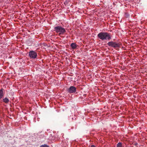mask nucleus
Wrapping results in <instances>:
<instances>
[{
  "label": "nucleus",
  "instance_id": "1",
  "mask_svg": "<svg viewBox=\"0 0 147 147\" xmlns=\"http://www.w3.org/2000/svg\"><path fill=\"white\" fill-rule=\"evenodd\" d=\"M97 36L99 39L102 40H109L112 38L111 34L107 32H100L98 34Z\"/></svg>",
  "mask_w": 147,
  "mask_h": 147
},
{
  "label": "nucleus",
  "instance_id": "6",
  "mask_svg": "<svg viewBox=\"0 0 147 147\" xmlns=\"http://www.w3.org/2000/svg\"><path fill=\"white\" fill-rule=\"evenodd\" d=\"M3 90V89L2 88L0 90V100H1L4 96Z\"/></svg>",
  "mask_w": 147,
  "mask_h": 147
},
{
  "label": "nucleus",
  "instance_id": "4",
  "mask_svg": "<svg viewBox=\"0 0 147 147\" xmlns=\"http://www.w3.org/2000/svg\"><path fill=\"white\" fill-rule=\"evenodd\" d=\"M29 56L31 58L35 59L37 56L36 53L34 51H31L28 53Z\"/></svg>",
  "mask_w": 147,
  "mask_h": 147
},
{
  "label": "nucleus",
  "instance_id": "11",
  "mask_svg": "<svg viewBox=\"0 0 147 147\" xmlns=\"http://www.w3.org/2000/svg\"><path fill=\"white\" fill-rule=\"evenodd\" d=\"M91 147H96L94 145H91Z\"/></svg>",
  "mask_w": 147,
  "mask_h": 147
},
{
  "label": "nucleus",
  "instance_id": "9",
  "mask_svg": "<svg viewBox=\"0 0 147 147\" xmlns=\"http://www.w3.org/2000/svg\"><path fill=\"white\" fill-rule=\"evenodd\" d=\"M117 147H122V143L119 142L117 144Z\"/></svg>",
  "mask_w": 147,
  "mask_h": 147
},
{
  "label": "nucleus",
  "instance_id": "3",
  "mask_svg": "<svg viewBox=\"0 0 147 147\" xmlns=\"http://www.w3.org/2000/svg\"><path fill=\"white\" fill-rule=\"evenodd\" d=\"M107 44L109 46L114 48L115 49L120 47L121 45V43L120 42H117L112 41L109 42Z\"/></svg>",
  "mask_w": 147,
  "mask_h": 147
},
{
  "label": "nucleus",
  "instance_id": "2",
  "mask_svg": "<svg viewBox=\"0 0 147 147\" xmlns=\"http://www.w3.org/2000/svg\"><path fill=\"white\" fill-rule=\"evenodd\" d=\"M54 30L56 33H59V35H63L66 32L65 28L60 26L55 27Z\"/></svg>",
  "mask_w": 147,
  "mask_h": 147
},
{
  "label": "nucleus",
  "instance_id": "8",
  "mask_svg": "<svg viewBox=\"0 0 147 147\" xmlns=\"http://www.w3.org/2000/svg\"><path fill=\"white\" fill-rule=\"evenodd\" d=\"M3 100L4 102L6 104L8 103L9 101V99L7 97H5L3 98Z\"/></svg>",
  "mask_w": 147,
  "mask_h": 147
},
{
  "label": "nucleus",
  "instance_id": "5",
  "mask_svg": "<svg viewBox=\"0 0 147 147\" xmlns=\"http://www.w3.org/2000/svg\"><path fill=\"white\" fill-rule=\"evenodd\" d=\"M76 88L75 87L72 86L67 89V91L69 93H74L76 92Z\"/></svg>",
  "mask_w": 147,
  "mask_h": 147
},
{
  "label": "nucleus",
  "instance_id": "7",
  "mask_svg": "<svg viewBox=\"0 0 147 147\" xmlns=\"http://www.w3.org/2000/svg\"><path fill=\"white\" fill-rule=\"evenodd\" d=\"M70 46L73 49H76L77 47V45L75 43L73 42L71 44Z\"/></svg>",
  "mask_w": 147,
  "mask_h": 147
},
{
  "label": "nucleus",
  "instance_id": "10",
  "mask_svg": "<svg viewBox=\"0 0 147 147\" xmlns=\"http://www.w3.org/2000/svg\"><path fill=\"white\" fill-rule=\"evenodd\" d=\"M40 147H49V146L45 144L41 146Z\"/></svg>",
  "mask_w": 147,
  "mask_h": 147
}]
</instances>
